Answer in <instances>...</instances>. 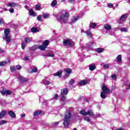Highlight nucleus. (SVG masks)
I'll return each instance as SVG.
<instances>
[{"mask_svg":"<svg viewBox=\"0 0 130 130\" xmlns=\"http://www.w3.org/2000/svg\"><path fill=\"white\" fill-rule=\"evenodd\" d=\"M29 13L30 16H33L34 17H35V16H36V14L35 13L34 11H33V9H30L29 11Z\"/></svg>","mask_w":130,"mask_h":130,"instance_id":"23","label":"nucleus"},{"mask_svg":"<svg viewBox=\"0 0 130 130\" xmlns=\"http://www.w3.org/2000/svg\"><path fill=\"white\" fill-rule=\"evenodd\" d=\"M4 52H5V51H4V50H3V49H1L0 48V53H4Z\"/></svg>","mask_w":130,"mask_h":130,"instance_id":"58","label":"nucleus"},{"mask_svg":"<svg viewBox=\"0 0 130 130\" xmlns=\"http://www.w3.org/2000/svg\"><path fill=\"white\" fill-rule=\"evenodd\" d=\"M20 116H21V118H23V117H25V116H26V115L25 114H21Z\"/></svg>","mask_w":130,"mask_h":130,"instance_id":"57","label":"nucleus"},{"mask_svg":"<svg viewBox=\"0 0 130 130\" xmlns=\"http://www.w3.org/2000/svg\"><path fill=\"white\" fill-rule=\"evenodd\" d=\"M10 34V30L8 29H5L4 37H3L4 40H6L7 44H9L11 42V37L9 35Z\"/></svg>","mask_w":130,"mask_h":130,"instance_id":"3","label":"nucleus"},{"mask_svg":"<svg viewBox=\"0 0 130 130\" xmlns=\"http://www.w3.org/2000/svg\"><path fill=\"white\" fill-rule=\"evenodd\" d=\"M117 130H123V128H120L118 129Z\"/></svg>","mask_w":130,"mask_h":130,"instance_id":"61","label":"nucleus"},{"mask_svg":"<svg viewBox=\"0 0 130 130\" xmlns=\"http://www.w3.org/2000/svg\"><path fill=\"white\" fill-rule=\"evenodd\" d=\"M49 43V41L47 40H45L44 42H43V45L46 46V47H47V46H48Z\"/></svg>","mask_w":130,"mask_h":130,"instance_id":"26","label":"nucleus"},{"mask_svg":"<svg viewBox=\"0 0 130 130\" xmlns=\"http://www.w3.org/2000/svg\"><path fill=\"white\" fill-rule=\"evenodd\" d=\"M16 68H17V70H21V69H22V67H21V66H20V65L16 66Z\"/></svg>","mask_w":130,"mask_h":130,"instance_id":"54","label":"nucleus"},{"mask_svg":"<svg viewBox=\"0 0 130 130\" xmlns=\"http://www.w3.org/2000/svg\"><path fill=\"white\" fill-rule=\"evenodd\" d=\"M127 18V15L126 14L122 15L120 18L119 24H122V23H124Z\"/></svg>","mask_w":130,"mask_h":130,"instance_id":"6","label":"nucleus"},{"mask_svg":"<svg viewBox=\"0 0 130 130\" xmlns=\"http://www.w3.org/2000/svg\"><path fill=\"white\" fill-rule=\"evenodd\" d=\"M79 19H80L79 16H76L73 19H72V22L75 23V22H76L77 20H79Z\"/></svg>","mask_w":130,"mask_h":130,"instance_id":"34","label":"nucleus"},{"mask_svg":"<svg viewBox=\"0 0 130 130\" xmlns=\"http://www.w3.org/2000/svg\"><path fill=\"white\" fill-rule=\"evenodd\" d=\"M97 24L95 23L91 22L90 24V27L91 28H95Z\"/></svg>","mask_w":130,"mask_h":130,"instance_id":"35","label":"nucleus"},{"mask_svg":"<svg viewBox=\"0 0 130 130\" xmlns=\"http://www.w3.org/2000/svg\"><path fill=\"white\" fill-rule=\"evenodd\" d=\"M25 46H26V44L25 43V42H22L21 47H22V49H25Z\"/></svg>","mask_w":130,"mask_h":130,"instance_id":"43","label":"nucleus"},{"mask_svg":"<svg viewBox=\"0 0 130 130\" xmlns=\"http://www.w3.org/2000/svg\"><path fill=\"white\" fill-rule=\"evenodd\" d=\"M8 114L12 118H15L16 117V113L12 110L8 111Z\"/></svg>","mask_w":130,"mask_h":130,"instance_id":"8","label":"nucleus"},{"mask_svg":"<svg viewBox=\"0 0 130 130\" xmlns=\"http://www.w3.org/2000/svg\"><path fill=\"white\" fill-rule=\"evenodd\" d=\"M62 74V71L59 70L57 72L54 73L53 74V76H54V77H59V78H61Z\"/></svg>","mask_w":130,"mask_h":130,"instance_id":"9","label":"nucleus"},{"mask_svg":"<svg viewBox=\"0 0 130 130\" xmlns=\"http://www.w3.org/2000/svg\"><path fill=\"white\" fill-rule=\"evenodd\" d=\"M95 51L98 53H101L102 52H103V51H104V49L102 48H98L95 49Z\"/></svg>","mask_w":130,"mask_h":130,"instance_id":"19","label":"nucleus"},{"mask_svg":"<svg viewBox=\"0 0 130 130\" xmlns=\"http://www.w3.org/2000/svg\"><path fill=\"white\" fill-rule=\"evenodd\" d=\"M80 114L82 115H93V111L92 110H89L87 112L85 111L84 110H82L80 112Z\"/></svg>","mask_w":130,"mask_h":130,"instance_id":"5","label":"nucleus"},{"mask_svg":"<svg viewBox=\"0 0 130 130\" xmlns=\"http://www.w3.org/2000/svg\"><path fill=\"white\" fill-rule=\"evenodd\" d=\"M0 24H4V19L0 18Z\"/></svg>","mask_w":130,"mask_h":130,"instance_id":"56","label":"nucleus"},{"mask_svg":"<svg viewBox=\"0 0 130 130\" xmlns=\"http://www.w3.org/2000/svg\"><path fill=\"white\" fill-rule=\"evenodd\" d=\"M37 20H38V21H41L42 19V16L41 15H39L37 18Z\"/></svg>","mask_w":130,"mask_h":130,"instance_id":"46","label":"nucleus"},{"mask_svg":"<svg viewBox=\"0 0 130 130\" xmlns=\"http://www.w3.org/2000/svg\"><path fill=\"white\" fill-rule=\"evenodd\" d=\"M106 94H108L107 92H105L104 91H103L101 93V97L102 98V99H105L107 97V95Z\"/></svg>","mask_w":130,"mask_h":130,"instance_id":"14","label":"nucleus"},{"mask_svg":"<svg viewBox=\"0 0 130 130\" xmlns=\"http://www.w3.org/2000/svg\"><path fill=\"white\" fill-rule=\"evenodd\" d=\"M38 47L39 49H40V50H42V51H44V50L46 49V46H44L43 45L41 46H38Z\"/></svg>","mask_w":130,"mask_h":130,"instance_id":"21","label":"nucleus"},{"mask_svg":"<svg viewBox=\"0 0 130 130\" xmlns=\"http://www.w3.org/2000/svg\"><path fill=\"white\" fill-rule=\"evenodd\" d=\"M112 79H113V80H115L116 79V75L115 74H114L111 76Z\"/></svg>","mask_w":130,"mask_h":130,"instance_id":"52","label":"nucleus"},{"mask_svg":"<svg viewBox=\"0 0 130 130\" xmlns=\"http://www.w3.org/2000/svg\"><path fill=\"white\" fill-rule=\"evenodd\" d=\"M84 120H85L86 121H88V122H90V118L89 117H85Z\"/></svg>","mask_w":130,"mask_h":130,"instance_id":"50","label":"nucleus"},{"mask_svg":"<svg viewBox=\"0 0 130 130\" xmlns=\"http://www.w3.org/2000/svg\"><path fill=\"white\" fill-rule=\"evenodd\" d=\"M63 43L65 46H74L75 45V42L70 39L63 40Z\"/></svg>","mask_w":130,"mask_h":130,"instance_id":"4","label":"nucleus"},{"mask_svg":"<svg viewBox=\"0 0 130 130\" xmlns=\"http://www.w3.org/2000/svg\"><path fill=\"white\" fill-rule=\"evenodd\" d=\"M58 98V95L56 94L54 95V96H53V98L52 99H51V100H56V99H57V98Z\"/></svg>","mask_w":130,"mask_h":130,"instance_id":"41","label":"nucleus"},{"mask_svg":"<svg viewBox=\"0 0 130 130\" xmlns=\"http://www.w3.org/2000/svg\"><path fill=\"white\" fill-rule=\"evenodd\" d=\"M70 3H72V2H74L75 0H69Z\"/></svg>","mask_w":130,"mask_h":130,"instance_id":"59","label":"nucleus"},{"mask_svg":"<svg viewBox=\"0 0 130 130\" xmlns=\"http://www.w3.org/2000/svg\"><path fill=\"white\" fill-rule=\"evenodd\" d=\"M64 72H66L67 74L64 75L65 78H68L70 76V75L72 74V69L70 68H66L64 69Z\"/></svg>","mask_w":130,"mask_h":130,"instance_id":"7","label":"nucleus"},{"mask_svg":"<svg viewBox=\"0 0 130 130\" xmlns=\"http://www.w3.org/2000/svg\"><path fill=\"white\" fill-rule=\"evenodd\" d=\"M104 28L106 29V30H110L111 29V26L109 24H106L104 25Z\"/></svg>","mask_w":130,"mask_h":130,"instance_id":"27","label":"nucleus"},{"mask_svg":"<svg viewBox=\"0 0 130 130\" xmlns=\"http://www.w3.org/2000/svg\"><path fill=\"white\" fill-rule=\"evenodd\" d=\"M6 113H7L6 111H3L2 112H1V113H0V119L2 117H4L5 116V115H6Z\"/></svg>","mask_w":130,"mask_h":130,"instance_id":"25","label":"nucleus"},{"mask_svg":"<svg viewBox=\"0 0 130 130\" xmlns=\"http://www.w3.org/2000/svg\"><path fill=\"white\" fill-rule=\"evenodd\" d=\"M43 84H44V85H49V84H50V82L46 80V81H43Z\"/></svg>","mask_w":130,"mask_h":130,"instance_id":"40","label":"nucleus"},{"mask_svg":"<svg viewBox=\"0 0 130 130\" xmlns=\"http://www.w3.org/2000/svg\"><path fill=\"white\" fill-rule=\"evenodd\" d=\"M7 121L6 120H2L1 121H0V125H2V124H5L6 123H7Z\"/></svg>","mask_w":130,"mask_h":130,"instance_id":"45","label":"nucleus"},{"mask_svg":"<svg viewBox=\"0 0 130 130\" xmlns=\"http://www.w3.org/2000/svg\"><path fill=\"white\" fill-rule=\"evenodd\" d=\"M93 44H94V42H90L87 45V48H88V49H90V48H91V47H92L93 46Z\"/></svg>","mask_w":130,"mask_h":130,"instance_id":"31","label":"nucleus"},{"mask_svg":"<svg viewBox=\"0 0 130 130\" xmlns=\"http://www.w3.org/2000/svg\"><path fill=\"white\" fill-rule=\"evenodd\" d=\"M69 17H70V15L68 12L64 11H62L61 12V14L58 16L57 20L58 22L61 23V24H63L67 22L68 20L67 19L69 18Z\"/></svg>","mask_w":130,"mask_h":130,"instance_id":"1","label":"nucleus"},{"mask_svg":"<svg viewBox=\"0 0 130 130\" xmlns=\"http://www.w3.org/2000/svg\"><path fill=\"white\" fill-rule=\"evenodd\" d=\"M111 35H114V33L113 32L112 34H110Z\"/></svg>","mask_w":130,"mask_h":130,"instance_id":"64","label":"nucleus"},{"mask_svg":"<svg viewBox=\"0 0 130 130\" xmlns=\"http://www.w3.org/2000/svg\"><path fill=\"white\" fill-rule=\"evenodd\" d=\"M58 123H59V121L53 122L52 123V125H57V124H58Z\"/></svg>","mask_w":130,"mask_h":130,"instance_id":"47","label":"nucleus"},{"mask_svg":"<svg viewBox=\"0 0 130 130\" xmlns=\"http://www.w3.org/2000/svg\"><path fill=\"white\" fill-rule=\"evenodd\" d=\"M41 113V111H36L34 113V116H38Z\"/></svg>","mask_w":130,"mask_h":130,"instance_id":"37","label":"nucleus"},{"mask_svg":"<svg viewBox=\"0 0 130 130\" xmlns=\"http://www.w3.org/2000/svg\"><path fill=\"white\" fill-rule=\"evenodd\" d=\"M119 30L121 31V32H127V28L125 27L119 28Z\"/></svg>","mask_w":130,"mask_h":130,"instance_id":"33","label":"nucleus"},{"mask_svg":"<svg viewBox=\"0 0 130 130\" xmlns=\"http://www.w3.org/2000/svg\"><path fill=\"white\" fill-rule=\"evenodd\" d=\"M37 68H34L31 71V73H37Z\"/></svg>","mask_w":130,"mask_h":130,"instance_id":"51","label":"nucleus"},{"mask_svg":"<svg viewBox=\"0 0 130 130\" xmlns=\"http://www.w3.org/2000/svg\"><path fill=\"white\" fill-rule=\"evenodd\" d=\"M1 93L2 94V95L3 96H4V95L6 94V90L5 89H4L2 91H1Z\"/></svg>","mask_w":130,"mask_h":130,"instance_id":"48","label":"nucleus"},{"mask_svg":"<svg viewBox=\"0 0 130 130\" xmlns=\"http://www.w3.org/2000/svg\"><path fill=\"white\" fill-rule=\"evenodd\" d=\"M4 11H8V9L7 8H5L4 9Z\"/></svg>","mask_w":130,"mask_h":130,"instance_id":"63","label":"nucleus"},{"mask_svg":"<svg viewBox=\"0 0 130 130\" xmlns=\"http://www.w3.org/2000/svg\"><path fill=\"white\" fill-rule=\"evenodd\" d=\"M43 18H44L45 19H47L48 18H49V14H43Z\"/></svg>","mask_w":130,"mask_h":130,"instance_id":"39","label":"nucleus"},{"mask_svg":"<svg viewBox=\"0 0 130 130\" xmlns=\"http://www.w3.org/2000/svg\"><path fill=\"white\" fill-rule=\"evenodd\" d=\"M75 83V80L74 79H71L70 82H69V85H73Z\"/></svg>","mask_w":130,"mask_h":130,"instance_id":"44","label":"nucleus"},{"mask_svg":"<svg viewBox=\"0 0 130 130\" xmlns=\"http://www.w3.org/2000/svg\"><path fill=\"white\" fill-rule=\"evenodd\" d=\"M72 116V114L71 111H67L65 113L64 116V119L63 124L65 127H69L70 126V121H71V117Z\"/></svg>","mask_w":130,"mask_h":130,"instance_id":"2","label":"nucleus"},{"mask_svg":"<svg viewBox=\"0 0 130 130\" xmlns=\"http://www.w3.org/2000/svg\"><path fill=\"white\" fill-rule=\"evenodd\" d=\"M122 56L121 55H119L117 56L116 59L117 60V62H121V59Z\"/></svg>","mask_w":130,"mask_h":130,"instance_id":"20","label":"nucleus"},{"mask_svg":"<svg viewBox=\"0 0 130 130\" xmlns=\"http://www.w3.org/2000/svg\"><path fill=\"white\" fill-rule=\"evenodd\" d=\"M108 6L110 9H113V10H114V9H115V7H114V6H113V4H112L111 3H108Z\"/></svg>","mask_w":130,"mask_h":130,"instance_id":"32","label":"nucleus"},{"mask_svg":"<svg viewBox=\"0 0 130 130\" xmlns=\"http://www.w3.org/2000/svg\"><path fill=\"white\" fill-rule=\"evenodd\" d=\"M37 49H38V45H36L31 48H29V50H36Z\"/></svg>","mask_w":130,"mask_h":130,"instance_id":"24","label":"nucleus"},{"mask_svg":"<svg viewBox=\"0 0 130 130\" xmlns=\"http://www.w3.org/2000/svg\"><path fill=\"white\" fill-rule=\"evenodd\" d=\"M6 93L7 95H11V94H12V92L10 90H6Z\"/></svg>","mask_w":130,"mask_h":130,"instance_id":"49","label":"nucleus"},{"mask_svg":"<svg viewBox=\"0 0 130 130\" xmlns=\"http://www.w3.org/2000/svg\"><path fill=\"white\" fill-rule=\"evenodd\" d=\"M46 56H48V57H54V54H52V53H48L46 55Z\"/></svg>","mask_w":130,"mask_h":130,"instance_id":"29","label":"nucleus"},{"mask_svg":"<svg viewBox=\"0 0 130 130\" xmlns=\"http://www.w3.org/2000/svg\"><path fill=\"white\" fill-rule=\"evenodd\" d=\"M25 9H27V10H28V6H25Z\"/></svg>","mask_w":130,"mask_h":130,"instance_id":"62","label":"nucleus"},{"mask_svg":"<svg viewBox=\"0 0 130 130\" xmlns=\"http://www.w3.org/2000/svg\"><path fill=\"white\" fill-rule=\"evenodd\" d=\"M25 41L26 43H29V42L32 41V38H27L25 39Z\"/></svg>","mask_w":130,"mask_h":130,"instance_id":"28","label":"nucleus"},{"mask_svg":"<svg viewBox=\"0 0 130 130\" xmlns=\"http://www.w3.org/2000/svg\"><path fill=\"white\" fill-rule=\"evenodd\" d=\"M87 83H88L87 80H82L79 82V85H81V86H85V85L87 84Z\"/></svg>","mask_w":130,"mask_h":130,"instance_id":"16","label":"nucleus"},{"mask_svg":"<svg viewBox=\"0 0 130 130\" xmlns=\"http://www.w3.org/2000/svg\"><path fill=\"white\" fill-rule=\"evenodd\" d=\"M8 62L7 61H0V67H4V66H7Z\"/></svg>","mask_w":130,"mask_h":130,"instance_id":"30","label":"nucleus"},{"mask_svg":"<svg viewBox=\"0 0 130 130\" xmlns=\"http://www.w3.org/2000/svg\"><path fill=\"white\" fill-rule=\"evenodd\" d=\"M18 79L19 81H20V82H21V83H24V82H26V81H27V79L24 78V77H23V76H19L18 77Z\"/></svg>","mask_w":130,"mask_h":130,"instance_id":"12","label":"nucleus"},{"mask_svg":"<svg viewBox=\"0 0 130 130\" xmlns=\"http://www.w3.org/2000/svg\"><path fill=\"white\" fill-rule=\"evenodd\" d=\"M9 12H10V13H14V8H11L9 9Z\"/></svg>","mask_w":130,"mask_h":130,"instance_id":"55","label":"nucleus"},{"mask_svg":"<svg viewBox=\"0 0 130 130\" xmlns=\"http://www.w3.org/2000/svg\"><path fill=\"white\" fill-rule=\"evenodd\" d=\"M115 89V87L113 86V87H112V89L114 90Z\"/></svg>","mask_w":130,"mask_h":130,"instance_id":"60","label":"nucleus"},{"mask_svg":"<svg viewBox=\"0 0 130 130\" xmlns=\"http://www.w3.org/2000/svg\"><path fill=\"white\" fill-rule=\"evenodd\" d=\"M56 5H57V1L56 0H53L51 4V6L52 8H54Z\"/></svg>","mask_w":130,"mask_h":130,"instance_id":"22","label":"nucleus"},{"mask_svg":"<svg viewBox=\"0 0 130 130\" xmlns=\"http://www.w3.org/2000/svg\"><path fill=\"white\" fill-rule=\"evenodd\" d=\"M110 67V64H105L103 65V68L107 70Z\"/></svg>","mask_w":130,"mask_h":130,"instance_id":"36","label":"nucleus"},{"mask_svg":"<svg viewBox=\"0 0 130 130\" xmlns=\"http://www.w3.org/2000/svg\"><path fill=\"white\" fill-rule=\"evenodd\" d=\"M89 69L91 71L93 72L96 69V64L94 63H91L89 66Z\"/></svg>","mask_w":130,"mask_h":130,"instance_id":"11","label":"nucleus"},{"mask_svg":"<svg viewBox=\"0 0 130 130\" xmlns=\"http://www.w3.org/2000/svg\"><path fill=\"white\" fill-rule=\"evenodd\" d=\"M7 6H8V7H11L12 8H15V7L17 6V4L14 2H12V3H8L7 4Z\"/></svg>","mask_w":130,"mask_h":130,"instance_id":"15","label":"nucleus"},{"mask_svg":"<svg viewBox=\"0 0 130 130\" xmlns=\"http://www.w3.org/2000/svg\"><path fill=\"white\" fill-rule=\"evenodd\" d=\"M11 72H15L16 68L14 66H11L10 68Z\"/></svg>","mask_w":130,"mask_h":130,"instance_id":"42","label":"nucleus"},{"mask_svg":"<svg viewBox=\"0 0 130 130\" xmlns=\"http://www.w3.org/2000/svg\"><path fill=\"white\" fill-rule=\"evenodd\" d=\"M36 9L37 10V11H39V10H41V6H36Z\"/></svg>","mask_w":130,"mask_h":130,"instance_id":"53","label":"nucleus"},{"mask_svg":"<svg viewBox=\"0 0 130 130\" xmlns=\"http://www.w3.org/2000/svg\"><path fill=\"white\" fill-rule=\"evenodd\" d=\"M69 93V90L68 88H65L63 89V91L61 92V95H67Z\"/></svg>","mask_w":130,"mask_h":130,"instance_id":"18","label":"nucleus"},{"mask_svg":"<svg viewBox=\"0 0 130 130\" xmlns=\"http://www.w3.org/2000/svg\"><path fill=\"white\" fill-rule=\"evenodd\" d=\"M86 35L88 36V38H91L92 36H93V35L89 29L87 30V31H86Z\"/></svg>","mask_w":130,"mask_h":130,"instance_id":"17","label":"nucleus"},{"mask_svg":"<svg viewBox=\"0 0 130 130\" xmlns=\"http://www.w3.org/2000/svg\"><path fill=\"white\" fill-rule=\"evenodd\" d=\"M67 100V98L64 96H63L61 98L60 103L61 105H64L66 104V100Z\"/></svg>","mask_w":130,"mask_h":130,"instance_id":"13","label":"nucleus"},{"mask_svg":"<svg viewBox=\"0 0 130 130\" xmlns=\"http://www.w3.org/2000/svg\"><path fill=\"white\" fill-rule=\"evenodd\" d=\"M103 92H105V93H109L110 92V90L109 88L107 87L106 85H103L102 87Z\"/></svg>","mask_w":130,"mask_h":130,"instance_id":"10","label":"nucleus"},{"mask_svg":"<svg viewBox=\"0 0 130 130\" xmlns=\"http://www.w3.org/2000/svg\"><path fill=\"white\" fill-rule=\"evenodd\" d=\"M31 31L32 32V33H36V32H38V31L37 30V28H36V27H32L31 29Z\"/></svg>","mask_w":130,"mask_h":130,"instance_id":"38","label":"nucleus"}]
</instances>
